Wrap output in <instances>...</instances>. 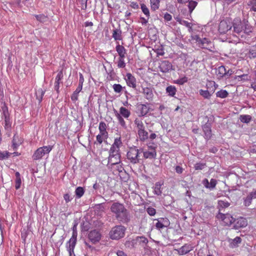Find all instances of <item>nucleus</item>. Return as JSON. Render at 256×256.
Instances as JSON below:
<instances>
[{"mask_svg": "<svg viewBox=\"0 0 256 256\" xmlns=\"http://www.w3.org/2000/svg\"><path fill=\"white\" fill-rule=\"evenodd\" d=\"M110 210L118 221L125 223L130 220L129 212L124 204L118 202H114L110 207Z\"/></svg>", "mask_w": 256, "mask_h": 256, "instance_id": "obj_1", "label": "nucleus"}, {"mask_svg": "<svg viewBox=\"0 0 256 256\" xmlns=\"http://www.w3.org/2000/svg\"><path fill=\"white\" fill-rule=\"evenodd\" d=\"M130 112L125 107L121 106L120 108L119 112L114 111L115 116L118 120L119 124L123 128H126V125L124 118L128 120L130 116Z\"/></svg>", "mask_w": 256, "mask_h": 256, "instance_id": "obj_2", "label": "nucleus"}, {"mask_svg": "<svg viewBox=\"0 0 256 256\" xmlns=\"http://www.w3.org/2000/svg\"><path fill=\"white\" fill-rule=\"evenodd\" d=\"M138 129V134L140 140H144L148 138V133L144 130V124L139 118H136L134 121Z\"/></svg>", "mask_w": 256, "mask_h": 256, "instance_id": "obj_3", "label": "nucleus"}, {"mask_svg": "<svg viewBox=\"0 0 256 256\" xmlns=\"http://www.w3.org/2000/svg\"><path fill=\"white\" fill-rule=\"evenodd\" d=\"M52 146H47L40 147L38 148L32 155V158L34 160H40L45 154H48L52 150Z\"/></svg>", "mask_w": 256, "mask_h": 256, "instance_id": "obj_4", "label": "nucleus"}, {"mask_svg": "<svg viewBox=\"0 0 256 256\" xmlns=\"http://www.w3.org/2000/svg\"><path fill=\"white\" fill-rule=\"evenodd\" d=\"M125 230L122 226H116L110 232V238L112 240H118L124 236Z\"/></svg>", "mask_w": 256, "mask_h": 256, "instance_id": "obj_5", "label": "nucleus"}, {"mask_svg": "<svg viewBox=\"0 0 256 256\" xmlns=\"http://www.w3.org/2000/svg\"><path fill=\"white\" fill-rule=\"evenodd\" d=\"M76 229V226L75 224L73 226L72 236L66 244L67 250L70 256H72V254H74V248L76 242L77 232Z\"/></svg>", "mask_w": 256, "mask_h": 256, "instance_id": "obj_6", "label": "nucleus"}, {"mask_svg": "<svg viewBox=\"0 0 256 256\" xmlns=\"http://www.w3.org/2000/svg\"><path fill=\"white\" fill-rule=\"evenodd\" d=\"M140 150L136 148H131L127 152V158L132 164H137L140 162L139 154Z\"/></svg>", "mask_w": 256, "mask_h": 256, "instance_id": "obj_7", "label": "nucleus"}, {"mask_svg": "<svg viewBox=\"0 0 256 256\" xmlns=\"http://www.w3.org/2000/svg\"><path fill=\"white\" fill-rule=\"evenodd\" d=\"M142 93L144 98L149 102L152 101L154 98V88L150 84L146 86L142 85Z\"/></svg>", "mask_w": 256, "mask_h": 256, "instance_id": "obj_8", "label": "nucleus"}, {"mask_svg": "<svg viewBox=\"0 0 256 256\" xmlns=\"http://www.w3.org/2000/svg\"><path fill=\"white\" fill-rule=\"evenodd\" d=\"M108 164L112 165L118 164L120 162V151L111 150H110Z\"/></svg>", "mask_w": 256, "mask_h": 256, "instance_id": "obj_9", "label": "nucleus"}, {"mask_svg": "<svg viewBox=\"0 0 256 256\" xmlns=\"http://www.w3.org/2000/svg\"><path fill=\"white\" fill-rule=\"evenodd\" d=\"M158 68L162 73L169 72L171 70H174L172 63L166 60L160 61L159 62Z\"/></svg>", "mask_w": 256, "mask_h": 256, "instance_id": "obj_10", "label": "nucleus"}, {"mask_svg": "<svg viewBox=\"0 0 256 256\" xmlns=\"http://www.w3.org/2000/svg\"><path fill=\"white\" fill-rule=\"evenodd\" d=\"M232 25L233 27V31L235 33L238 34L244 30L243 21L242 22L240 18H234Z\"/></svg>", "mask_w": 256, "mask_h": 256, "instance_id": "obj_11", "label": "nucleus"}, {"mask_svg": "<svg viewBox=\"0 0 256 256\" xmlns=\"http://www.w3.org/2000/svg\"><path fill=\"white\" fill-rule=\"evenodd\" d=\"M232 28V23L226 20H224L220 22L218 26V31L220 34H226Z\"/></svg>", "mask_w": 256, "mask_h": 256, "instance_id": "obj_12", "label": "nucleus"}, {"mask_svg": "<svg viewBox=\"0 0 256 256\" xmlns=\"http://www.w3.org/2000/svg\"><path fill=\"white\" fill-rule=\"evenodd\" d=\"M217 217L218 218H220L226 226L231 225L235 221V219L228 214H224L219 213Z\"/></svg>", "mask_w": 256, "mask_h": 256, "instance_id": "obj_13", "label": "nucleus"}, {"mask_svg": "<svg viewBox=\"0 0 256 256\" xmlns=\"http://www.w3.org/2000/svg\"><path fill=\"white\" fill-rule=\"evenodd\" d=\"M156 220H157L156 227L158 230H160L164 228H167L170 224V222L166 218H160Z\"/></svg>", "mask_w": 256, "mask_h": 256, "instance_id": "obj_14", "label": "nucleus"}, {"mask_svg": "<svg viewBox=\"0 0 256 256\" xmlns=\"http://www.w3.org/2000/svg\"><path fill=\"white\" fill-rule=\"evenodd\" d=\"M198 46L202 48L208 50L212 51L214 48V44L212 42L207 38H201L199 44Z\"/></svg>", "mask_w": 256, "mask_h": 256, "instance_id": "obj_15", "label": "nucleus"}, {"mask_svg": "<svg viewBox=\"0 0 256 256\" xmlns=\"http://www.w3.org/2000/svg\"><path fill=\"white\" fill-rule=\"evenodd\" d=\"M128 86L136 88V80L135 77L130 73H127L124 78Z\"/></svg>", "mask_w": 256, "mask_h": 256, "instance_id": "obj_16", "label": "nucleus"}, {"mask_svg": "<svg viewBox=\"0 0 256 256\" xmlns=\"http://www.w3.org/2000/svg\"><path fill=\"white\" fill-rule=\"evenodd\" d=\"M193 250V246L190 244H185L178 249H176L178 254L180 256L184 255Z\"/></svg>", "mask_w": 256, "mask_h": 256, "instance_id": "obj_17", "label": "nucleus"}, {"mask_svg": "<svg viewBox=\"0 0 256 256\" xmlns=\"http://www.w3.org/2000/svg\"><path fill=\"white\" fill-rule=\"evenodd\" d=\"M88 236L90 240L93 243L98 242L100 239V234L96 230L90 231Z\"/></svg>", "mask_w": 256, "mask_h": 256, "instance_id": "obj_18", "label": "nucleus"}, {"mask_svg": "<svg viewBox=\"0 0 256 256\" xmlns=\"http://www.w3.org/2000/svg\"><path fill=\"white\" fill-rule=\"evenodd\" d=\"M216 74L218 79H220L226 75H230L231 72H230V70L226 72L225 67L223 66H219L216 70Z\"/></svg>", "mask_w": 256, "mask_h": 256, "instance_id": "obj_19", "label": "nucleus"}, {"mask_svg": "<svg viewBox=\"0 0 256 256\" xmlns=\"http://www.w3.org/2000/svg\"><path fill=\"white\" fill-rule=\"evenodd\" d=\"M137 109L140 116H146L149 112L148 106L144 104H138L137 106Z\"/></svg>", "mask_w": 256, "mask_h": 256, "instance_id": "obj_20", "label": "nucleus"}, {"mask_svg": "<svg viewBox=\"0 0 256 256\" xmlns=\"http://www.w3.org/2000/svg\"><path fill=\"white\" fill-rule=\"evenodd\" d=\"M202 184L206 188L213 189L215 188L217 184V180L215 179L212 178L210 182H209L208 179L205 178L203 180Z\"/></svg>", "mask_w": 256, "mask_h": 256, "instance_id": "obj_21", "label": "nucleus"}, {"mask_svg": "<svg viewBox=\"0 0 256 256\" xmlns=\"http://www.w3.org/2000/svg\"><path fill=\"white\" fill-rule=\"evenodd\" d=\"M140 152H143L144 157L145 158H152L156 156V152L154 150L150 151L144 150L142 148H140Z\"/></svg>", "mask_w": 256, "mask_h": 256, "instance_id": "obj_22", "label": "nucleus"}, {"mask_svg": "<svg viewBox=\"0 0 256 256\" xmlns=\"http://www.w3.org/2000/svg\"><path fill=\"white\" fill-rule=\"evenodd\" d=\"M203 132L206 139L209 140L212 136V130L210 124H206L202 126Z\"/></svg>", "mask_w": 256, "mask_h": 256, "instance_id": "obj_23", "label": "nucleus"}, {"mask_svg": "<svg viewBox=\"0 0 256 256\" xmlns=\"http://www.w3.org/2000/svg\"><path fill=\"white\" fill-rule=\"evenodd\" d=\"M122 146V142L120 137L116 138L114 139V142L112 144L110 150L120 151V148Z\"/></svg>", "mask_w": 256, "mask_h": 256, "instance_id": "obj_24", "label": "nucleus"}, {"mask_svg": "<svg viewBox=\"0 0 256 256\" xmlns=\"http://www.w3.org/2000/svg\"><path fill=\"white\" fill-rule=\"evenodd\" d=\"M22 140L18 136L15 134L12 140V147L13 150H16L17 148L22 144Z\"/></svg>", "mask_w": 256, "mask_h": 256, "instance_id": "obj_25", "label": "nucleus"}, {"mask_svg": "<svg viewBox=\"0 0 256 256\" xmlns=\"http://www.w3.org/2000/svg\"><path fill=\"white\" fill-rule=\"evenodd\" d=\"M112 38L116 40H122V30L120 28H115L112 31Z\"/></svg>", "mask_w": 256, "mask_h": 256, "instance_id": "obj_26", "label": "nucleus"}, {"mask_svg": "<svg viewBox=\"0 0 256 256\" xmlns=\"http://www.w3.org/2000/svg\"><path fill=\"white\" fill-rule=\"evenodd\" d=\"M108 138V134L100 132L96 136V142L100 144L103 142L106 141Z\"/></svg>", "mask_w": 256, "mask_h": 256, "instance_id": "obj_27", "label": "nucleus"}, {"mask_svg": "<svg viewBox=\"0 0 256 256\" xmlns=\"http://www.w3.org/2000/svg\"><path fill=\"white\" fill-rule=\"evenodd\" d=\"M136 243L142 246H145L148 242V240L144 236H137L135 239Z\"/></svg>", "mask_w": 256, "mask_h": 256, "instance_id": "obj_28", "label": "nucleus"}, {"mask_svg": "<svg viewBox=\"0 0 256 256\" xmlns=\"http://www.w3.org/2000/svg\"><path fill=\"white\" fill-rule=\"evenodd\" d=\"M116 49L120 57H125L126 50L123 46L118 44L116 46Z\"/></svg>", "mask_w": 256, "mask_h": 256, "instance_id": "obj_29", "label": "nucleus"}, {"mask_svg": "<svg viewBox=\"0 0 256 256\" xmlns=\"http://www.w3.org/2000/svg\"><path fill=\"white\" fill-rule=\"evenodd\" d=\"M256 198V196L252 192H251L245 198L244 204L246 206H248L252 202V198Z\"/></svg>", "mask_w": 256, "mask_h": 256, "instance_id": "obj_30", "label": "nucleus"}, {"mask_svg": "<svg viewBox=\"0 0 256 256\" xmlns=\"http://www.w3.org/2000/svg\"><path fill=\"white\" fill-rule=\"evenodd\" d=\"M150 8L152 10L155 11L159 8L160 0H150Z\"/></svg>", "mask_w": 256, "mask_h": 256, "instance_id": "obj_31", "label": "nucleus"}, {"mask_svg": "<svg viewBox=\"0 0 256 256\" xmlns=\"http://www.w3.org/2000/svg\"><path fill=\"white\" fill-rule=\"evenodd\" d=\"M176 90L174 86H170L166 88V93L170 96H174L176 94Z\"/></svg>", "mask_w": 256, "mask_h": 256, "instance_id": "obj_32", "label": "nucleus"}, {"mask_svg": "<svg viewBox=\"0 0 256 256\" xmlns=\"http://www.w3.org/2000/svg\"><path fill=\"white\" fill-rule=\"evenodd\" d=\"M162 184L160 182H157L156 183L155 186H154V194L160 196L162 194V192L161 190V186Z\"/></svg>", "mask_w": 256, "mask_h": 256, "instance_id": "obj_33", "label": "nucleus"}, {"mask_svg": "<svg viewBox=\"0 0 256 256\" xmlns=\"http://www.w3.org/2000/svg\"><path fill=\"white\" fill-rule=\"evenodd\" d=\"M140 8L142 12L144 14L148 19L150 18V12L149 9L144 4H140Z\"/></svg>", "mask_w": 256, "mask_h": 256, "instance_id": "obj_34", "label": "nucleus"}, {"mask_svg": "<svg viewBox=\"0 0 256 256\" xmlns=\"http://www.w3.org/2000/svg\"><path fill=\"white\" fill-rule=\"evenodd\" d=\"M45 93V90L42 88H38L36 91V98L40 102L42 100L43 96Z\"/></svg>", "mask_w": 256, "mask_h": 256, "instance_id": "obj_35", "label": "nucleus"}, {"mask_svg": "<svg viewBox=\"0 0 256 256\" xmlns=\"http://www.w3.org/2000/svg\"><path fill=\"white\" fill-rule=\"evenodd\" d=\"M84 193V190L82 187L78 186L75 190V194L78 198H80Z\"/></svg>", "mask_w": 256, "mask_h": 256, "instance_id": "obj_36", "label": "nucleus"}, {"mask_svg": "<svg viewBox=\"0 0 256 256\" xmlns=\"http://www.w3.org/2000/svg\"><path fill=\"white\" fill-rule=\"evenodd\" d=\"M16 178L15 188L16 190H18L20 188L22 183L20 174L18 172H16Z\"/></svg>", "mask_w": 256, "mask_h": 256, "instance_id": "obj_37", "label": "nucleus"}, {"mask_svg": "<svg viewBox=\"0 0 256 256\" xmlns=\"http://www.w3.org/2000/svg\"><path fill=\"white\" fill-rule=\"evenodd\" d=\"M240 120L242 122L248 123L252 120V116L250 115H240Z\"/></svg>", "mask_w": 256, "mask_h": 256, "instance_id": "obj_38", "label": "nucleus"}, {"mask_svg": "<svg viewBox=\"0 0 256 256\" xmlns=\"http://www.w3.org/2000/svg\"><path fill=\"white\" fill-rule=\"evenodd\" d=\"M106 124L104 122H100L98 126V130L100 131V132L102 133H104V134H108L106 130Z\"/></svg>", "mask_w": 256, "mask_h": 256, "instance_id": "obj_39", "label": "nucleus"}, {"mask_svg": "<svg viewBox=\"0 0 256 256\" xmlns=\"http://www.w3.org/2000/svg\"><path fill=\"white\" fill-rule=\"evenodd\" d=\"M228 92L226 90H222L220 91H218L216 93V96L217 97L220 98H226L228 96Z\"/></svg>", "mask_w": 256, "mask_h": 256, "instance_id": "obj_40", "label": "nucleus"}, {"mask_svg": "<svg viewBox=\"0 0 256 256\" xmlns=\"http://www.w3.org/2000/svg\"><path fill=\"white\" fill-rule=\"evenodd\" d=\"M188 2V7L189 9V12L191 14L194 10L196 6H197L198 2L194 0H190Z\"/></svg>", "mask_w": 256, "mask_h": 256, "instance_id": "obj_41", "label": "nucleus"}, {"mask_svg": "<svg viewBox=\"0 0 256 256\" xmlns=\"http://www.w3.org/2000/svg\"><path fill=\"white\" fill-rule=\"evenodd\" d=\"M236 224L238 227H245L247 225V220L244 218H240L237 220Z\"/></svg>", "mask_w": 256, "mask_h": 256, "instance_id": "obj_42", "label": "nucleus"}, {"mask_svg": "<svg viewBox=\"0 0 256 256\" xmlns=\"http://www.w3.org/2000/svg\"><path fill=\"white\" fill-rule=\"evenodd\" d=\"M200 94L205 98H210L211 94L208 90H200Z\"/></svg>", "mask_w": 256, "mask_h": 256, "instance_id": "obj_43", "label": "nucleus"}, {"mask_svg": "<svg viewBox=\"0 0 256 256\" xmlns=\"http://www.w3.org/2000/svg\"><path fill=\"white\" fill-rule=\"evenodd\" d=\"M244 30L246 34L252 32L251 27L249 26L247 21L243 20Z\"/></svg>", "mask_w": 256, "mask_h": 256, "instance_id": "obj_44", "label": "nucleus"}, {"mask_svg": "<svg viewBox=\"0 0 256 256\" xmlns=\"http://www.w3.org/2000/svg\"><path fill=\"white\" fill-rule=\"evenodd\" d=\"M125 57H119L118 62V66L119 68H124L126 66V63L124 62Z\"/></svg>", "mask_w": 256, "mask_h": 256, "instance_id": "obj_45", "label": "nucleus"}, {"mask_svg": "<svg viewBox=\"0 0 256 256\" xmlns=\"http://www.w3.org/2000/svg\"><path fill=\"white\" fill-rule=\"evenodd\" d=\"M188 78L186 76H184L183 78H178L174 81V83L176 84H178L180 85H182L184 83L188 82Z\"/></svg>", "mask_w": 256, "mask_h": 256, "instance_id": "obj_46", "label": "nucleus"}, {"mask_svg": "<svg viewBox=\"0 0 256 256\" xmlns=\"http://www.w3.org/2000/svg\"><path fill=\"white\" fill-rule=\"evenodd\" d=\"M218 206L222 208H226L230 206V204L227 202L222 200H220L218 202Z\"/></svg>", "mask_w": 256, "mask_h": 256, "instance_id": "obj_47", "label": "nucleus"}, {"mask_svg": "<svg viewBox=\"0 0 256 256\" xmlns=\"http://www.w3.org/2000/svg\"><path fill=\"white\" fill-rule=\"evenodd\" d=\"M10 154V153L7 151L0 152V160H3L4 159L8 158Z\"/></svg>", "mask_w": 256, "mask_h": 256, "instance_id": "obj_48", "label": "nucleus"}, {"mask_svg": "<svg viewBox=\"0 0 256 256\" xmlns=\"http://www.w3.org/2000/svg\"><path fill=\"white\" fill-rule=\"evenodd\" d=\"M112 88L114 91L116 93H120L122 89V86L120 84H114Z\"/></svg>", "mask_w": 256, "mask_h": 256, "instance_id": "obj_49", "label": "nucleus"}, {"mask_svg": "<svg viewBox=\"0 0 256 256\" xmlns=\"http://www.w3.org/2000/svg\"><path fill=\"white\" fill-rule=\"evenodd\" d=\"M206 166V164L204 163H196L194 165V168L196 170H202Z\"/></svg>", "mask_w": 256, "mask_h": 256, "instance_id": "obj_50", "label": "nucleus"}, {"mask_svg": "<svg viewBox=\"0 0 256 256\" xmlns=\"http://www.w3.org/2000/svg\"><path fill=\"white\" fill-rule=\"evenodd\" d=\"M146 212L148 213V214L151 216L155 215L156 213V210L152 207L148 208L146 209Z\"/></svg>", "mask_w": 256, "mask_h": 256, "instance_id": "obj_51", "label": "nucleus"}, {"mask_svg": "<svg viewBox=\"0 0 256 256\" xmlns=\"http://www.w3.org/2000/svg\"><path fill=\"white\" fill-rule=\"evenodd\" d=\"M35 17L40 22H44L46 21V17L45 16L44 14L36 15Z\"/></svg>", "mask_w": 256, "mask_h": 256, "instance_id": "obj_52", "label": "nucleus"}, {"mask_svg": "<svg viewBox=\"0 0 256 256\" xmlns=\"http://www.w3.org/2000/svg\"><path fill=\"white\" fill-rule=\"evenodd\" d=\"M248 5L251 6V10L256 12V2L253 1H249Z\"/></svg>", "mask_w": 256, "mask_h": 256, "instance_id": "obj_53", "label": "nucleus"}, {"mask_svg": "<svg viewBox=\"0 0 256 256\" xmlns=\"http://www.w3.org/2000/svg\"><path fill=\"white\" fill-rule=\"evenodd\" d=\"M192 40H194L197 43V44L198 45L199 44V42L201 39V38H200V36L198 35H192L191 36Z\"/></svg>", "mask_w": 256, "mask_h": 256, "instance_id": "obj_54", "label": "nucleus"}, {"mask_svg": "<svg viewBox=\"0 0 256 256\" xmlns=\"http://www.w3.org/2000/svg\"><path fill=\"white\" fill-rule=\"evenodd\" d=\"M88 0H80L81 8L82 10H86L88 6L87 2Z\"/></svg>", "mask_w": 256, "mask_h": 256, "instance_id": "obj_55", "label": "nucleus"}, {"mask_svg": "<svg viewBox=\"0 0 256 256\" xmlns=\"http://www.w3.org/2000/svg\"><path fill=\"white\" fill-rule=\"evenodd\" d=\"M164 18L165 20L168 22V21H170V20H172V16L170 14H169L168 13L166 12L164 14Z\"/></svg>", "mask_w": 256, "mask_h": 256, "instance_id": "obj_56", "label": "nucleus"}, {"mask_svg": "<svg viewBox=\"0 0 256 256\" xmlns=\"http://www.w3.org/2000/svg\"><path fill=\"white\" fill-rule=\"evenodd\" d=\"M78 94L74 92L71 96V99L73 101H76L78 99Z\"/></svg>", "mask_w": 256, "mask_h": 256, "instance_id": "obj_57", "label": "nucleus"}, {"mask_svg": "<svg viewBox=\"0 0 256 256\" xmlns=\"http://www.w3.org/2000/svg\"><path fill=\"white\" fill-rule=\"evenodd\" d=\"M241 242V238L240 237H236L233 240L232 244L234 245H236Z\"/></svg>", "mask_w": 256, "mask_h": 256, "instance_id": "obj_58", "label": "nucleus"}, {"mask_svg": "<svg viewBox=\"0 0 256 256\" xmlns=\"http://www.w3.org/2000/svg\"><path fill=\"white\" fill-rule=\"evenodd\" d=\"M64 198L66 203L70 202L72 200V198H70V196L68 194H64Z\"/></svg>", "mask_w": 256, "mask_h": 256, "instance_id": "obj_59", "label": "nucleus"}, {"mask_svg": "<svg viewBox=\"0 0 256 256\" xmlns=\"http://www.w3.org/2000/svg\"><path fill=\"white\" fill-rule=\"evenodd\" d=\"M62 72H59L56 76L55 78V80L56 81H60L62 78Z\"/></svg>", "mask_w": 256, "mask_h": 256, "instance_id": "obj_60", "label": "nucleus"}, {"mask_svg": "<svg viewBox=\"0 0 256 256\" xmlns=\"http://www.w3.org/2000/svg\"><path fill=\"white\" fill-rule=\"evenodd\" d=\"M60 81H56L54 82V89L55 90L58 92L59 88H60Z\"/></svg>", "mask_w": 256, "mask_h": 256, "instance_id": "obj_61", "label": "nucleus"}, {"mask_svg": "<svg viewBox=\"0 0 256 256\" xmlns=\"http://www.w3.org/2000/svg\"><path fill=\"white\" fill-rule=\"evenodd\" d=\"M176 172L178 174H182L183 172V168L180 166H176Z\"/></svg>", "mask_w": 256, "mask_h": 256, "instance_id": "obj_62", "label": "nucleus"}, {"mask_svg": "<svg viewBox=\"0 0 256 256\" xmlns=\"http://www.w3.org/2000/svg\"><path fill=\"white\" fill-rule=\"evenodd\" d=\"M84 82V76L82 74H80V80H79L78 84L82 86Z\"/></svg>", "mask_w": 256, "mask_h": 256, "instance_id": "obj_63", "label": "nucleus"}, {"mask_svg": "<svg viewBox=\"0 0 256 256\" xmlns=\"http://www.w3.org/2000/svg\"><path fill=\"white\" fill-rule=\"evenodd\" d=\"M116 255L117 256H127L124 253V252L122 251H121V250H118L117 252H116Z\"/></svg>", "mask_w": 256, "mask_h": 256, "instance_id": "obj_64", "label": "nucleus"}]
</instances>
